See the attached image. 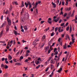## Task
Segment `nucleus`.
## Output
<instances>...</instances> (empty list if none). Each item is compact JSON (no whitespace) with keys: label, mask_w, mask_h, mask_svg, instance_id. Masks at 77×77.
I'll use <instances>...</instances> for the list:
<instances>
[{"label":"nucleus","mask_w":77,"mask_h":77,"mask_svg":"<svg viewBox=\"0 0 77 77\" xmlns=\"http://www.w3.org/2000/svg\"><path fill=\"white\" fill-rule=\"evenodd\" d=\"M54 68V66H53V65L51 64V69H52Z\"/></svg>","instance_id":"c85d7f7f"},{"label":"nucleus","mask_w":77,"mask_h":77,"mask_svg":"<svg viewBox=\"0 0 77 77\" xmlns=\"http://www.w3.org/2000/svg\"><path fill=\"white\" fill-rule=\"evenodd\" d=\"M4 76H5V77H7V76H8V73H5L4 75Z\"/></svg>","instance_id":"09e8293b"},{"label":"nucleus","mask_w":77,"mask_h":77,"mask_svg":"<svg viewBox=\"0 0 77 77\" xmlns=\"http://www.w3.org/2000/svg\"><path fill=\"white\" fill-rule=\"evenodd\" d=\"M58 29V28L57 27L55 29V32H57Z\"/></svg>","instance_id":"473e14b6"},{"label":"nucleus","mask_w":77,"mask_h":77,"mask_svg":"<svg viewBox=\"0 0 77 77\" xmlns=\"http://www.w3.org/2000/svg\"><path fill=\"white\" fill-rule=\"evenodd\" d=\"M24 48V49H25V50L28 49V48L27 47H26Z\"/></svg>","instance_id":"e2e57ef3"},{"label":"nucleus","mask_w":77,"mask_h":77,"mask_svg":"<svg viewBox=\"0 0 77 77\" xmlns=\"http://www.w3.org/2000/svg\"><path fill=\"white\" fill-rule=\"evenodd\" d=\"M9 62H10V63H13V61H12V60L10 61Z\"/></svg>","instance_id":"bf43d9fd"},{"label":"nucleus","mask_w":77,"mask_h":77,"mask_svg":"<svg viewBox=\"0 0 77 77\" xmlns=\"http://www.w3.org/2000/svg\"><path fill=\"white\" fill-rule=\"evenodd\" d=\"M31 5L30 2H28L27 4V3L26 2L25 3V5L26 6V8H27V7H28V5Z\"/></svg>","instance_id":"7ed1b4c3"},{"label":"nucleus","mask_w":77,"mask_h":77,"mask_svg":"<svg viewBox=\"0 0 77 77\" xmlns=\"http://www.w3.org/2000/svg\"><path fill=\"white\" fill-rule=\"evenodd\" d=\"M29 54L27 53H26V54H25V56H26L27 57V56H29Z\"/></svg>","instance_id":"58836bf2"},{"label":"nucleus","mask_w":77,"mask_h":77,"mask_svg":"<svg viewBox=\"0 0 77 77\" xmlns=\"http://www.w3.org/2000/svg\"><path fill=\"white\" fill-rule=\"evenodd\" d=\"M41 66V65H38L36 67V69H38Z\"/></svg>","instance_id":"c756f323"},{"label":"nucleus","mask_w":77,"mask_h":77,"mask_svg":"<svg viewBox=\"0 0 77 77\" xmlns=\"http://www.w3.org/2000/svg\"><path fill=\"white\" fill-rule=\"evenodd\" d=\"M54 35V32H53L51 34V36H53Z\"/></svg>","instance_id":"f704fd0d"},{"label":"nucleus","mask_w":77,"mask_h":77,"mask_svg":"<svg viewBox=\"0 0 77 77\" xmlns=\"http://www.w3.org/2000/svg\"><path fill=\"white\" fill-rule=\"evenodd\" d=\"M67 46H66V43H65V45L63 46V48L64 49H66Z\"/></svg>","instance_id":"ddd939ff"},{"label":"nucleus","mask_w":77,"mask_h":77,"mask_svg":"<svg viewBox=\"0 0 77 77\" xmlns=\"http://www.w3.org/2000/svg\"><path fill=\"white\" fill-rule=\"evenodd\" d=\"M6 32H9V25H8L6 26Z\"/></svg>","instance_id":"20e7f679"},{"label":"nucleus","mask_w":77,"mask_h":77,"mask_svg":"<svg viewBox=\"0 0 77 77\" xmlns=\"http://www.w3.org/2000/svg\"><path fill=\"white\" fill-rule=\"evenodd\" d=\"M6 22L5 21L4 23L2 24V26H0V28H2L3 27H4L5 26H6Z\"/></svg>","instance_id":"39448f33"},{"label":"nucleus","mask_w":77,"mask_h":77,"mask_svg":"<svg viewBox=\"0 0 77 77\" xmlns=\"http://www.w3.org/2000/svg\"><path fill=\"white\" fill-rule=\"evenodd\" d=\"M23 28H24V29L25 30H27V27L26 26H23Z\"/></svg>","instance_id":"393cba45"},{"label":"nucleus","mask_w":77,"mask_h":77,"mask_svg":"<svg viewBox=\"0 0 77 77\" xmlns=\"http://www.w3.org/2000/svg\"><path fill=\"white\" fill-rule=\"evenodd\" d=\"M12 43H13V41L11 40L10 42V47H11V46L12 45Z\"/></svg>","instance_id":"aec40b11"},{"label":"nucleus","mask_w":77,"mask_h":77,"mask_svg":"<svg viewBox=\"0 0 77 77\" xmlns=\"http://www.w3.org/2000/svg\"><path fill=\"white\" fill-rule=\"evenodd\" d=\"M1 67L4 68L5 69H8V66L6 65H4L3 64H2L1 65Z\"/></svg>","instance_id":"f257e3e1"},{"label":"nucleus","mask_w":77,"mask_h":77,"mask_svg":"<svg viewBox=\"0 0 77 77\" xmlns=\"http://www.w3.org/2000/svg\"><path fill=\"white\" fill-rule=\"evenodd\" d=\"M13 61H14V62H17V61H16V59H13Z\"/></svg>","instance_id":"69168bd1"},{"label":"nucleus","mask_w":77,"mask_h":77,"mask_svg":"<svg viewBox=\"0 0 77 77\" xmlns=\"http://www.w3.org/2000/svg\"><path fill=\"white\" fill-rule=\"evenodd\" d=\"M45 35H44L43 36L42 38L43 39H45Z\"/></svg>","instance_id":"37998d69"},{"label":"nucleus","mask_w":77,"mask_h":77,"mask_svg":"<svg viewBox=\"0 0 77 77\" xmlns=\"http://www.w3.org/2000/svg\"><path fill=\"white\" fill-rule=\"evenodd\" d=\"M51 57H50L48 59V62H49V61H50V60H51Z\"/></svg>","instance_id":"bb28decb"},{"label":"nucleus","mask_w":77,"mask_h":77,"mask_svg":"<svg viewBox=\"0 0 77 77\" xmlns=\"http://www.w3.org/2000/svg\"><path fill=\"white\" fill-rule=\"evenodd\" d=\"M67 15V14H66V13H65V14L64 15V17H65Z\"/></svg>","instance_id":"603ef678"},{"label":"nucleus","mask_w":77,"mask_h":77,"mask_svg":"<svg viewBox=\"0 0 77 77\" xmlns=\"http://www.w3.org/2000/svg\"><path fill=\"white\" fill-rule=\"evenodd\" d=\"M8 58L9 60H11V59H12V57H11V56L10 55H9L8 56Z\"/></svg>","instance_id":"2eb2a0df"},{"label":"nucleus","mask_w":77,"mask_h":77,"mask_svg":"<svg viewBox=\"0 0 77 77\" xmlns=\"http://www.w3.org/2000/svg\"><path fill=\"white\" fill-rule=\"evenodd\" d=\"M75 20H77V15H76L75 16Z\"/></svg>","instance_id":"774afa93"},{"label":"nucleus","mask_w":77,"mask_h":77,"mask_svg":"<svg viewBox=\"0 0 77 77\" xmlns=\"http://www.w3.org/2000/svg\"><path fill=\"white\" fill-rule=\"evenodd\" d=\"M48 21L49 24H51L52 22H51V18H49L48 19Z\"/></svg>","instance_id":"0eeeda50"},{"label":"nucleus","mask_w":77,"mask_h":77,"mask_svg":"<svg viewBox=\"0 0 77 77\" xmlns=\"http://www.w3.org/2000/svg\"><path fill=\"white\" fill-rule=\"evenodd\" d=\"M13 5L14 4H15V5H18V3H17V2H13Z\"/></svg>","instance_id":"5701e85b"},{"label":"nucleus","mask_w":77,"mask_h":77,"mask_svg":"<svg viewBox=\"0 0 77 77\" xmlns=\"http://www.w3.org/2000/svg\"><path fill=\"white\" fill-rule=\"evenodd\" d=\"M48 69H49V68L48 67L47 69L45 70V71L47 72V71H48Z\"/></svg>","instance_id":"de8ad7c7"},{"label":"nucleus","mask_w":77,"mask_h":77,"mask_svg":"<svg viewBox=\"0 0 77 77\" xmlns=\"http://www.w3.org/2000/svg\"><path fill=\"white\" fill-rule=\"evenodd\" d=\"M24 8H23L22 9V11L21 12V13H20V15H22V14H23V12H24Z\"/></svg>","instance_id":"b1692460"},{"label":"nucleus","mask_w":77,"mask_h":77,"mask_svg":"<svg viewBox=\"0 0 77 77\" xmlns=\"http://www.w3.org/2000/svg\"><path fill=\"white\" fill-rule=\"evenodd\" d=\"M49 48V46L45 47V52H47V51L48 50Z\"/></svg>","instance_id":"9d476101"},{"label":"nucleus","mask_w":77,"mask_h":77,"mask_svg":"<svg viewBox=\"0 0 77 77\" xmlns=\"http://www.w3.org/2000/svg\"><path fill=\"white\" fill-rule=\"evenodd\" d=\"M22 42L23 43H24V42H26V41H25L24 40H22Z\"/></svg>","instance_id":"052dcab7"},{"label":"nucleus","mask_w":77,"mask_h":77,"mask_svg":"<svg viewBox=\"0 0 77 77\" xmlns=\"http://www.w3.org/2000/svg\"><path fill=\"white\" fill-rule=\"evenodd\" d=\"M21 21L23 22H24V18H21Z\"/></svg>","instance_id":"338daca9"},{"label":"nucleus","mask_w":77,"mask_h":77,"mask_svg":"<svg viewBox=\"0 0 77 77\" xmlns=\"http://www.w3.org/2000/svg\"><path fill=\"white\" fill-rule=\"evenodd\" d=\"M62 70V68H60L59 70H58V72H60V71Z\"/></svg>","instance_id":"4be33fe9"},{"label":"nucleus","mask_w":77,"mask_h":77,"mask_svg":"<svg viewBox=\"0 0 77 77\" xmlns=\"http://www.w3.org/2000/svg\"><path fill=\"white\" fill-rule=\"evenodd\" d=\"M39 60H40V61H41V58H39L38 60H37V61H39Z\"/></svg>","instance_id":"6e6d98bb"},{"label":"nucleus","mask_w":77,"mask_h":77,"mask_svg":"<svg viewBox=\"0 0 77 77\" xmlns=\"http://www.w3.org/2000/svg\"><path fill=\"white\" fill-rule=\"evenodd\" d=\"M5 58H2V61H4V60H5Z\"/></svg>","instance_id":"0e129e2a"},{"label":"nucleus","mask_w":77,"mask_h":77,"mask_svg":"<svg viewBox=\"0 0 77 77\" xmlns=\"http://www.w3.org/2000/svg\"><path fill=\"white\" fill-rule=\"evenodd\" d=\"M65 4V2H64V1H63L62 2V5H64V4Z\"/></svg>","instance_id":"5fc2aeb1"},{"label":"nucleus","mask_w":77,"mask_h":77,"mask_svg":"<svg viewBox=\"0 0 77 77\" xmlns=\"http://www.w3.org/2000/svg\"><path fill=\"white\" fill-rule=\"evenodd\" d=\"M64 25H65V23H63L61 24L60 26H63Z\"/></svg>","instance_id":"c9c22d12"},{"label":"nucleus","mask_w":77,"mask_h":77,"mask_svg":"<svg viewBox=\"0 0 77 77\" xmlns=\"http://www.w3.org/2000/svg\"><path fill=\"white\" fill-rule=\"evenodd\" d=\"M60 42V45H61V46H62V42Z\"/></svg>","instance_id":"ea45409f"},{"label":"nucleus","mask_w":77,"mask_h":77,"mask_svg":"<svg viewBox=\"0 0 77 77\" xmlns=\"http://www.w3.org/2000/svg\"><path fill=\"white\" fill-rule=\"evenodd\" d=\"M73 43H74V42H70V43H69V45H71V44H72Z\"/></svg>","instance_id":"3c124183"},{"label":"nucleus","mask_w":77,"mask_h":77,"mask_svg":"<svg viewBox=\"0 0 77 77\" xmlns=\"http://www.w3.org/2000/svg\"><path fill=\"white\" fill-rule=\"evenodd\" d=\"M54 44H55V43H53L52 45L50 47V48L51 50H53V48H51V47H53V46H54Z\"/></svg>","instance_id":"f8f14e48"},{"label":"nucleus","mask_w":77,"mask_h":77,"mask_svg":"<svg viewBox=\"0 0 77 77\" xmlns=\"http://www.w3.org/2000/svg\"><path fill=\"white\" fill-rule=\"evenodd\" d=\"M74 12H75V11L74 10L73 11V12H72V14L71 17H73L74 16Z\"/></svg>","instance_id":"412c9836"},{"label":"nucleus","mask_w":77,"mask_h":77,"mask_svg":"<svg viewBox=\"0 0 77 77\" xmlns=\"http://www.w3.org/2000/svg\"><path fill=\"white\" fill-rule=\"evenodd\" d=\"M23 56H20V59H19V60H20V59L21 60H22V59H23Z\"/></svg>","instance_id":"cd10ccee"},{"label":"nucleus","mask_w":77,"mask_h":77,"mask_svg":"<svg viewBox=\"0 0 77 77\" xmlns=\"http://www.w3.org/2000/svg\"><path fill=\"white\" fill-rule=\"evenodd\" d=\"M54 21H55L56 23H57V21H57V20H56V19H54Z\"/></svg>","instance_id":"49530a36"},{"label":"nucleus","mask_w":77,"mask_h":77,"mask_svg":"<svg viewBox=\"0 0 77 77\" xmlns=\"http://www.w3.org/2000/svg\"><path fill=\"white\" fill-rule=\"evenodd\" d=\"M44 21H41V24H43L44 23Z\"/></svg>","instance_id":"864d4df0"},{"label":"nucleus","mask_w":77,"mask_h":77,"mask_svg":"<svg viewBox=\"0 0 77 77\" xmlns=\"http://www.w3.org/2000/svg\"><path fill=\"white\" fill-rule=\"evenodd\" d=\"M9 45H10V42H8V44H7V46H9Z\"/></svg>","instance_id":"13d9d810"},{"label":"nucleus","mask_w":77,"mask_h":77,"mask_svg":"<svg viewBox=\"0 0 77 77\" xmlns=\"http://www.w3.org/2000/svg\"><path fill=\"white\" fill-rule=\"evenodd\" d=\"M66 40H67V39H68V38L69 40H70V38H69V35H66Z\"/></svg>","instance_id":"9b49d317"},{"label":"nucleus","mask_w":77,"mask_h":77,"mask_svg":"<svg viewBox=\"0 0 77 77\" xmlns=\"http://www.w3.org/2000/svg\"><path fill=\"white\" fill-rule=\"evenodd\" d=\"M14 33L15 35H17V32L16 31H14Z\"/></svg>","instance_id":"72a5a7b5"},{"label":"nucleus","mask_w":77,"mask_h":77,"mask_svg":"<svg viewBox=\"0 0 77 77\" xmlns=\"http://www.w3.org/2000/svg\"><path fill=\"white\" fill-rule=\"evenodd\" d=\"M74 35H71V36L72 37V42H75V41H74V40H75V38H74V37H73Z\"/></svg>","instance_id":"423d86ee"},{"label":"nucleus","mask_w":77,"mask_h":77,"mask_svg":"<svg viewBox=\"0 0 77 77\" xmlns=\"http://www.w3.org/2000/svg\"><path fill=\"white\" fill-rule=\"evenodd\" d=\"M62 52H60L58 56L59 57H60V55L62 54Z\"/></svg>","instance_id":"4c0bfd02"},{"label":"nucleus","mask_w":77,"mask_h":77,"mask_svg":"<svg viewBox=\"0 0 77 77\" xmlns=\"http://www.w3.org/2000/svg\"><path fill=\"white\" fill-rule=\"evenodd\" d=\"M52 5H53V6H54V8H55L56 6V4L55 3H53V2H52Z\"/></svg>","instance_id":"6ab92c4d"},{"label":"nucleus","mask_w":77,"mask_h":77,"mask_svg":"<svg viewBox=\"0 0 77 77\" xmlns=\"http://www.w3.org/2000/svg\"><path fill=\"white\" fill-rule=\"evenodd\" d=\"M20 53V51H18L17 54H16V55H18V54H19Z\"/></svg>","instance_id":"680f3d73"},{"label":"nucleus","mask_w":77,"mask_h":77,"mask_svg":"<svg viewBox=\"0 0 77 77\" xmlns=\"http://www.w3.org/2000/svg\"><path fill=\"white\" fill-rule=\"evenodd\" d=\"M61 28H62L61 27H60L58 28V31L60 33V32H63V29H61V30H60Z\"/></svg>","instance_id":"6e6552de"},{"label":"nucleus","mask_w":77,"mask_h":77,"mask_svg":"<svg viewBox=\"0 0 77 77\" xmlns=\"http://www.w3.org/2000/svg\"><path fill=\"white\" fill-rule=\"evenodd\" d=\"M15 65L20 66V65H21V64L20 63H16L15 64Z\"/></svg>","instance_id":"a211bd4d"},{"label":"nucleus","mask_w":77,"mask_h":77,"mask_svg":"<svg viewBox=\"0 0 77 77\" xmlns=\"http://www.w3.org/2000/svg\"><path fill=\"white\" fill-rule=\"evenodd\" d=\"M32 8V5L31 4H30V5H29V9H30V8Z\"/></svg>","instance_id":"8fccbe9b"},{"label":"nucleus","mask_w":77,"mask_h":77,"mask_svg":"<svg viewBox=\"0 0 77 77\" xmlns=\"http://www.w3.org/2000/svg\"><path fill=\"white\" fill-rule=\"evenodd\" d=\"M51 63H52V64H54V63H55V62L54 61H53L52 60H51Z\"/></svg>","instance_id":"dca6fc26"},{"label":"nucleus","mask_w":77,"mask_h":77,"mask_svg":"<svg viewBox=\"0 0 77 77\" xmlns=\"http://www.w3.org/2000/svg\"><path fill=\"white\" fill-rule=\"evenodd\" d=\"M51 42H49V44L48 45V46H50L51 47Z\"/></svg>","instance_id":"7c9ffc66"},{"label":"nucleus","mask_w":77,"mask_h":77,"mask_svg":"<svg viewBox=\"0 0 77 77\" xmlns=\"http://www.w3.org/2000/svg\"><path fill=\"white\" fill-rule=\"evenodd\" d=\"M29 61V60L26 59L25 60V62H27Z\"/></svg>","instance_id":"a18cd8bd"},{"label":"nucleus","mask_w":77,"mask_h":77,"mask_svg":"<svg viewBox=\"0 0 77 77\" xmlns=\"http://www.w3.org/2000/svg\"><path fill=\"white\" fill-rule=\"evenodd\" d=\"M69 26H68L67 28H66V30H67V31H68V30H69Z\"/></svg>","instance_id":"79ce46f5"},{"label":"nucleus","mask_w":77,"mask_h":77,"mask_svg":"<svg viewBox=\"0 0 77 77\" xmlns=\"http://www.w3.org/2000/svg\"><path fill=\"white\" fill-rule=\"evenodd\" d=\"M3 31H2L0 33V38H1L2 36H3Z\"/></svg>","instance_id":"4468645a"},{"label":"nucleus","mask_w":77,"mask_h":77,"mask_svg":"<svg viewBox=\"0 0 77 77\" xmlns=\"http://www.w3.org/2000/svg\"><path fill=\"white\" fill-rule=\"evenodd\" d=\"M62 19L60 20L59 21V23H60L62 22Z\"/></svg>","instance_id":"4d7b16f0"},{"label":"nucleus","mask_w":77,"mask_h":77,"mask_svg":"<svg viewBox=\"0 0 77 77\" xmlns=\"http://www.w3.org/2000/svg\"><path fill=\"white\" fill-rule=\"evenodd\" d=\"M61 39V38H59V39H58V41L59 42H60V41Z\"/></svg>","instance_id":"e433bc0d"},{"label":"nucleus","mask_w":77,"mask_h":77,"mask_svg":"<svg viewBox=\"0 0 77 77\" xmlns=\"http://www.w3.org/2000/svg\"><path fill=\"white\" fill-rule=\"evenodd\" d=\"M68 1H67L66 2L65 5H66V6H68Z\"/></svg>","instance_id":"2f4dec72"},{"label":"nucleus","mask_w":77,"mask_h":77,"mask_svg":"<svg viewBox=\"0 0 77 77\" xmlns=\"http://www.w3.org/2000/svg\"><path fill=\"white\" fill-rule=\"evenodd\" d=\"M24 2L22 1V7H24Z\"/></svg>","instance_id":"a878e982"},{"label":"nucleus","mask_w":77,"mask_h":77,"mask_svg":"<svg viewBox=\"0 0 77 77\" xmlns=\"http://www.w3.org/2000/svg\"><path fill=\"white\" fill-rule=\"evenodd\" d=\"M39 41V39H36L33 42V44H36V42H38V41Z\"/></svg>","instance_id":"1a4fd4ad"},{"label":"nucleus","mask_w":77,"mask_h":77,"mask_svg":"<svg viewBox=\"0 0 77 77\" xmlns=\"http://www.w3.org/2000/svg\"><path fill=\"white\" fill-rule=\"evenodd\" d=\"M7 20L8 21V24L9 26L11 25V20L9 19V17H8L7 18Z\"/></svg>","instance_id":"f03ea898"},{"label":"nucleus","mask_w":77,"mask_h":77,"mask_svg":"<svg viewBox=\"0 0 77 77\" xmlns=\"http://www.w3.org/2000/svg\"><path fill=\"white\" fill-rule=\"evenodd\" d=\"M57 3L58 5V3H59V0H57Z\"/></svg>","instance_id":"c03bdc74"},{"label":"nucleus","mask_w":77,"mask_h":77,"mask_svg":"<svg viewBox=\"0 0 77 77\" xmlns=\"http://www.w3.org/2000/svg\"><path fill=\"white\" fill-rule=\"evenodd\" d=\"M35 63L37 65H38L39 63V61L36 60L35 61Z\"/></svg>","instance_id":"f3484780"},{"label":"nucleus","mask_w":77,"mask_h":77,"mask_svg":"<svg viewBox=\"0 0 77 77\" xmlns=\"http://www.w3.org/2000/svg\"><path fill=\"white\" fill-rule=\"evenodd\" d=\"M67 9L68 11H70V10H71V8L69 7V8H67Z\"/></svg>","instance_id":"a19ab883"}]
</instances>
